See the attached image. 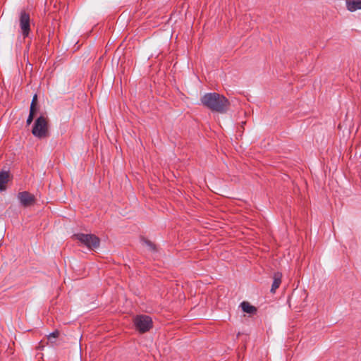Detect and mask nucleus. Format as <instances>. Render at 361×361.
<instances>
[{
	"label": "nucleus",
	"mask_w": 361,
	"mask_h": 361,
	"mask_svg": "<svg viewBox=\"0 0 361 361\" xmlns=\"http://www.w3.org/2000/svg\"><path fill=\"white\" fill-rule=\"evenodd\" d=\"M30 16L25 11H21L20 15V27L24 37L28 36L30 30Z\"/></svg>",
	"instance_id": "obj_5"
},
{
	"label": "nucleus",
	"mask_w": 361,
	"mask_h": 361,
	"mask_svg": "<svg viewBox=\"0 0 361 361\" xmlns=\"http://www.w3.org/2000/svg\"><path fill=\"white\" fill-rule=\"evenodd\" d=\"M346 7L350 12L361 9V0H346Z\"/></svg>",
	"instance_id": "obj_9"
},
{
	"label": "nucleus",
	"mask_w": 361,
	"mask_h": 361,
	"mask_svg": "<svg viewBox=\"0 0 361 361\" xmlns=\"http://www.w3.org/2000/svg\"><path fill=\"white\" fill-rule=\"evenodd\" d=\"M9 180V171H0V192L6 190V184Z\"/></svg>",
	"instance_id": "obj_8"
},
{
	"label": "nucleus",
	"mask_w": 361,
	"mask_h": 361,
	"mask_svg": "<svg viewBox=\"0 0 361 361\" xmlns=\"http://www.w3.org/2000/svg\"><path fill=\"white\" fill-rule=\"evenodd\" d=\"M71 238L79 240L89 250H94L99 247L100 244L99 238L94 234L78 233L74 234Z\"/></svg>",
	"instance_id": "obj_2"
},
{
	"label": "nucleus",
	"mask_w": 361,
	"mask_h": 361,
	"mask_svg": "<svg viewBox=\"0 0 361 361\" xmlns=\"http://www.w3.org/2000/svg\"><path fill=\"white\" fill-rule=\"evenodd\" d=\"M17 197L20 204L24 207H27L35 202L34 195H31L30 192L27 191L18 192Z\"/></svg>",
	"instance_id": "obj_6"
},
{
	"label": "nucleus",
	"mask_w": 361,
	"mask_h": 361,
	"mask_svg": "<svg viewBox=\"0 0 361 361\" xmlns=\"http://www.w3.org/2000/svg\"><path fill=\"white\" fill-rule=\"evenodd\" d=\"M240 307L243 312L248 314H255L257 312V308L251 305L248 302L243 301L240 304Z\"/></svg>",
	"instance_id": "obj_10"
},
{
	"label": "nucleus",
	"mask_w": 361,
	"mask_h": 361,
	"mask_svg": "<svg viewBox=\"0 0 361 361\" xmlns=\"http://www.w3.org/2000/svg\"><path fill=\"white\" fill-rule=\"evenodd\" d=\"M37 95L35 94L32 97V102L30 105H32V108H33L34 106L37 105Z\"/></svg>",
	"instance_id": "obj_14"
},
{
	"label": "nucleus",
	"mask_w": 361,
	"mask_h": 361,
	"mask_svg": "<svg viewBox=\"0 0 361 361\" xmlns=\"http://www.w3.org/2000/svg\"><path fill=\"white\" fill-rule=\"evenodd\" d=\"M37 111H38L37 105L34 106L33 108H32V105H30V112L32 111V115L34 116H35Z\"/></svg>",
	"instance_id": "obj_15"
},
{
	"label": "nucleus",
	"mask_w": 361,
	"mask_h": 361,
	"mask_svg": "<svg viewBox=\"0 0 361 361\" xmlns=\"http://www.w3.org/2000/svg\"><path fill=\"white\" fill-rule=\"evenodd\" d=\"M145 243L146 244L147 246H148L149 247L150 250H156V247H155V245L153 244L152 242H150L149 240H145Z\"/></svg>",
	"instance_id": "obj_13"
},
{
	"label": "nucleus",
	"mask_w": 361,
	"mask_h": 361,
	"mask_svg": "<svg viewBox=\"0 0 361 361\" xmlns=\"http://www.w3.org/2000/svg\"><path fill=\"white\" fill-rule=\"evenodd\" d=\"M282 279V274L281 272H276L273 275V283L271 285V288L270 292L271 293H275L277 288H279L281 283Z\"/></svg>",
	"instance_id": "obj_7"
},
{
	"label": "nucleus",
	"mask_w": 361,
	"mask_h": 361,
	"mask_svg": "<svg viewBox=\"0 0 361 361\" xmlns=\"http://www.w3.org/2000/svg\"><path fill=\"white\" fill-rule=\"evenodd\" d=\"M47 120L44 116L41 115L35 120L32 133L35 137L42 139L47 137Z\"/></svg>",
	"instance_id": "obj_3"
},
{
	"label": "nucleus",
	"mask_w": 361,
	"mask_h": 361,
	"mask_svg": "<svg viewBox=\"0 0 361 361\" xmlns=\"http://www.w3.org/2000/svg\"><path fill=\"white\" fill-rule=\"evenodd\" d=\"M59 331H54L48 335V341L51 343H54V340L59 336Z\"/></svg>",
	"instance_id": "obj_11"
},
{
	"label": "nucleus",
	"mask_w": 361,
	"mask_h": 361,
	"mask_svg": "<svg viewBox=\"0 0 361 361\" xmlns=\"http://www.w3.org/2000/svg\"><path fill=\"white\" fill-rule=\"evenodd\" d=\"M34 117L35 116L32 115V111L30 112L29 116L26 120V124L27 126H29L32 123V122L33 121Z\"/></svg>",
	"instance_id": "obj_12"
},
{
	"label": "nucleus",
	"mask_w": 361,
	"mask_h": 361,
	"mask_svg": "<svg viewBox=\"0 0 361 361\" xmlns=\"http://www.w3.org/2000/svg\"><path fill=\"white\" fill-rule=\"evenodd\" d=\"M202 104L212 111L220 114L226 113L230 106V102L224 95L219 93H206L201 97Z\"/></svg>",
	"instance_id": "obj_1"
},
{
	"label": "nucleus",
	"mask_w": 361,
	"mask_h": 361,
	"mask_svg": "<svg viewBox=\"0 0 361 361\" xmlns=\"http://www.w3.org/2000/svg\"><path fill=\"white\" fill-rule=\"evenodd\" d=\"M133 323L135 329L142 334L149 331L153 326L152 318L145 314L137 315L133 319Z\"/></svg>",
	"instance_id": "obj_4"
}]
</instances>
